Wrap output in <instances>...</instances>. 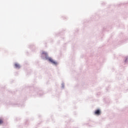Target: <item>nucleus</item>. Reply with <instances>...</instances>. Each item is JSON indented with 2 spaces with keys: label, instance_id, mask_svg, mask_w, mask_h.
Masks as SVG:
<instances>
[{
  "label": "nucleus",
  "instance_id": "obj_1",
  "mask_svg": "<svg viewBox=\"0 0 128 128\" xmlns=\"http://www.w3.org/2000/svg\"><path fill=\"white\" fill-rule=\"evenodd\" d=\"M47 60H48L49 62H52V64H55V65L58 64V62H56L54 60H52V58H47Z\"/></svg>",
  "mask_w": 128,
  "mask_h": 128
},
{
  "label": "nucleus",
  "instance_id": "obj_2",
  "mask_svg": "<svg viewBox=\"0 0 128 128\" xmlns=\"http://www.w3.org/2000/svg\"><path fill=\"white\" fill-rule=\"evenodd\" d=\"M94 114H96V116H100V110H96L94 112Z\"/></svg>",
  "mask_w": 128,
  "mask_h": 128
},
{
  "label": "nucleus",
  "instance_id": "obj_3",
  "mask_svg": "<svg viewBox=\"0 0 128 128\" xmlns=\"http://www.w3.org/2000/svg\"><path fill=\"white\" fill-rule=\"evenodd\" d=\"M14 66H15V68H20V66L18 63H16L14 64Z\"/></svg>",
  "mask_w": 128,
  "mask_h": 128
},
{
  "label": "nucleus",
  "instance_id": "obj_4",
  "mask_svg": "<svg viewBox=\"0 0 128 128\" xmlns=\"http://www.w3.org/2000/svg\"><path fill=\"white\" fill-rule=\"evenodd\" d=\"M2 122H4L2 121V120H0V124H2Z\"/></svg>",
  "mask_w": 128,
  "mask_h": 128
},
{
  "label": "nucleus",
  "instance_id": "obj_5",
  "mask_svg": "<svg viewBox=\"0 0 128 128\" xmlns=\"http://www.w3.org/2000/svg\"><path fill=\"white\" fill-rule=\"evenodd\" d=\"M102 5L104 6V3H102Z\"/></svg>",
  "mask_w": 128,
  "mask_h": 128
}]
</instances>
